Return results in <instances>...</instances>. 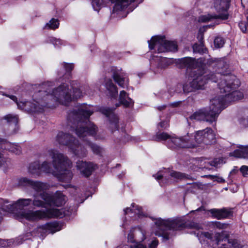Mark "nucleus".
Wrapping results in <instances>:
<instances>
[{"label": "nucleus", "instance_id": "1", "mask_svg": "<svg viewBox=\"0 0 248 248\" xmlns=\"http://www.w3.org/2000/svg\"><path fill=\"white\" fill-rule=\"evenodd\" d=\"M88 107L87 105L80 106L69 112L67 117V125L79 138L86 141V145L91 148L94 154L100 155L103 151L101 147L92 143L87 139H84L89 136H94L97 132V127L89 121V117L93 111L90 110Z\"/></svg>", "mask_w": 248, "mask_h": 248}, {"label": "nucleus", "instance_id": "2", "mask_svg": "<svg viewBox=\"0 0 248 248\" xmlns=\"http://www.w3.org/2000/svg\"><path fill=\"white\" fill-rule=\"evenodd\" d=\"M31 199L20 198L16 202L10 203L7 200L0 199V208L4 211L16 214L19 219L25 218L30 221H37L44 218L62 217V212L57 209H47L39 210H24V208L30 206Z\"/></svg>", "mask_w": 248, "mask_h": 248}, {"label": "nucleus", "instance_id": "3", "mask_svg": "<svg viewBox=\"0 0 248 248\" xmlns=\"http://www.w3.org/2000/svg\"><path fill=\"white\" fill-rule=\"evenodd\" d=\"M157 230L155 234L158 236H162L163 240H168L174 235V232L181 230L186 228L194 229L197 231L202 229L201 224L190 222L187 223L181 217H176L163 219L157 218L155 221Z\"/></svg>", "mask_w": 248, "mask_h": 248}, {"label": "nucleus", "instance_id": "4", "mask_svg": "<svg viewBox=\"0 0 248 248\" xmlns=\"http://www.w3.org/2000/svg\"><path fill=\"white\" fill-rule=\"evenodd\" d=\"M175 145L182 148H194L198 145L202 147L216 142L215 134L211 128L196 131L194 135L187 134L180 139H174L172 141Z\"/></svg>", "mask_w": 248, "mask_h": 248}, {"label": "nucleus", "instance_id": "5", "mask_svg": "<svg viewBox=\"0 0 248 248\" xmlns=\"http://www.w3.org/2000/svg\"><path fill=\"white\" fill-rule=\"evenodd\" d=\"M239 87V81L235 77L224 76L218 83V88L222 94L214 99H219L222 103L221 111L226 107L227 103L242 99L243 94L236 89Z\"/></svg>", "mask_w": 248, "mask_h": 248}, {"label": "nucleus", "instance_id": "6", "mask_svg": "<svg viewBox=\"0 0 248 248\" xmlns=\"http://www.w3.org/2000/svg\"><path fill=\"white\" fill-rule=\"evenodd\" d=\"M49 82L43 83L39 86L41 89H46V90H39L43 101L48 103V105L45 107L51 108L53 107L52 103L59 102L64 105H67L72 100V97L70 93L68 86L65 84H62L56 88L50 93V90L46 87L49 86Z\"/></svg>", "mask_w": 248, "mask_h": 248}, {"label": "nucleus", "instance_id": "7", "mask_svg": "<svg viewBox=\"0 0 248 248\" xmlns=\"http://www.w3.org/2000/svg\"><path fill=\"white\" fill-rule=\"evenodd\" d=\"M48 154L53 159V165L55 170L60 173L61 181L69 183L72 177L73 173L69 169L71 168L72 163L67 156L54 150H50Z\"/></svg>", "mask_w": 248, "mask_h": 248}, {"label": "nucleus", "instance_id": "8", "mask_svg": "<svg viewBox=\"0 0 248 248\" xmlns=\"http://www.w3.org/2000/svg\"><path fill=\"white\" fill-rule=\"evenodd\" d=\"M197 236L200 240L202 238L209 240L208 242L214 248L220 244L221 245L220 248H239L242 246L240 242L238 240L229 239V235L224 231L215 233L199 231L197 233Z\"/></svg>", "mask_w": 248, "mask_h": 248}, {"label": "nucleus", "instance_id": "9", "mask_svg": "<svg viewBox=\"0 0 248 248\" xmlns=\"http://www.w3.org/2000/svg\"><path fill=\"white\" fill-rule=\"evenodd\" d=\"M208 108H203L195 112L189 117L190 120L205 121L210 124L216 122L221 112L222 102L219 99H212Z\"/></svg>", "mask_w": 248, "mask_h": 248}, {"label": "nucleus", "instance_id": "10", "mask_svg": "<svg viewBox=\"0 0 248 248\" xmlns=\"http://www.w3.org/2000/svg\"><path fill=\"white\" fill-rule=\"evenodd\" d=\"M56 140L59 144L67 146L69 151L75 156L80 158L86 156L87 154L86 149L72 135L60 131L56 137Z\"/></svg>", "mask_w": 248, "mask_h": 248}, {"label": "nucleus", "instance_id": "11", "mask_svg": "<svg viewBox=\"0 0 248 248\" xmlns=\"http://www.w3.org/2000/svg\"><path fill=\"white\" fill-rule=\"evenodd\" d=\"M187 77L191 80L196 90L203 89L209 80L217 82V75L212 72H205L200 68L188 72Z\"/></svg>", "mask_w": 248, "mask_h": 248}, {"label": "nucleus", "instance_id": "12", "mask_svg": "<svg viewBox=\"0 0 248 248\" xmlns=\"http://www.w3.org/2000/svg\"><path fill=\"white\" fill-rule=\"evenodd\" d=\"M187 77L191 80L196 90L203 89L209 80L217 82V75L212 72H205L200 68L188 72Z\"/></svg>", "mask_w": 248, "mask_h": 248}, {"label": "nucleus", "instance_id": "13", "mask_svg": "<svg viewBox=\"0 0 248 248\" xmlns=\"http://www.w3.org/2000/svg\"><path fill=\"white\" fill-rule=\"evenodd\" d=\"M8 96L16 103L19 108L28 112H42L45 106L48 105L49 104L43 101V99L42 98L39 91L33 95V102H18L16 96L9 95Z\"/></svg>", "mask_w": 248, "mask_h": 248}, {"label": "nucleus", "instance_id": "14", "mask_svg": "<svg viewBox=\"0 0 248 248\" xmlns=\"http://www.w3.org/2000/svg\"><path fill=\"white\" fill-rule=\"evenodd\" d=\"M230 2V0H215V7L218 14L201 16L200 20L205 22L214 19H227L229 17L227 11L229 8Z\"/></svg>", "mask_w": 248, "mask_h": 248}, {"label": "nucleus", "instance_id": "15", "mask_svg": "<svg viewBox=\"0 0 248 248\" xmlns=\"http://www.w3.org/2000/svg\"><path fill=\"white\" fill-rule=\"evenodd\" d=\"M148 44L150 49L157 48L158 53L177 50V45L176 42L167 41L164 36H154L148 41Z\"/></svg>", "mask_w": 248, "mask_h": 248}, {"label": "nucleus", "instance_id": "16", "mask_svg": "<svg viewBox=\"0 0 248 248\" xmlns=\"http://www.w3.org/2000/svg\"><path fill=\"white\" fill-rule=\"evenodd\" d=\"M128 241L133 243L134 244L127 246V248H146V246L140 242H135L137 241H143L145 239V236L143 231L139 227L132 228L128 234Z\"/></svg>", "mask_w": 248, "mask_h": 248}, {"label": "nucleus", "instance_id": "17", "mask_svg": "<svg viewBox=\"0 0 248 248\" xmlns=\"http://www.w3.org/2000/svg\"><path fill=\"white\" fill-rule=\"evenodd\" d=\"M40 196L42 199L46 201L47 205L61 206L65 202V196L60 191H57L53 196L47 192L41 193Z\"/></svg>", "mask_w": 248, "mask_h": 248}, {"label": "nucleus", "instance_id": "18", "mask_svg": "<svg viewBox=\"0 0 248 248\" xmlns=\"http://www.w3.org/2000/svg\"><path fill=\"white\" fill-rule=\"evenodd\" d=\"M19 184L23 186L30 187L37 193L40 194L43 192H46L45 191L49 187V185L46 183L40 181H34L27 178H22L19 181Z\"/></svg>", "mask_w": 248, "mask_h": 248}, {"label": "nucleus", "instance_id": "19", "mask_svg": "<svg viewBox=\"0 0 248 248\" xmlns=\"http://www.w3.org/2000/svg\"><path fill=\"white\" fill-rule=\"evenodd\" d=\"M76 167L80 174L85 177L90 176L97 168L96 164L93 162L79 160L77 161Z\"/></svg>", "mask_w": 248, "mask_h": 248}, {"label": "nucleus", "instance_id": "20", "mask_svg": "<svg viewBox=\"0 0 248 248\" xmlns=\"http://www.w3.org/2000/svg\"><path fill=\"white\" fill-rule=\"evenodd\" d=\"M18 118L17 115L11 114H7L0 120V123L4 124L8 127L10 134H14L18 129Z\"/></svg>", "mask_w": 248, "mask_h": 248}, {"label": "nucleus", "instance_id": "21", "mask_svg": "<svg viewBox=\"0 0 248 248\" xmlns=\"http://www.w3.org/2000/svg\"><path fill=\"white\" fill-rule=\"evenodd\" d=\"M112 78L115 82L122 88H124L128 84V78L126 74L122 70L113 69Z\"/></svg>", "mask_w": 248, "mask_h": 248}, {"label": "nucleus", "instance_id": "22", "mask_svg": "<svg viewBox=\"0 0 248 248\" xmlns=\"http://www.w3.org/2000/svg\"><path fill=\"white\" fill-rule=\"evenodd\" d=\"M115 109V108H102L100 109V111L102 114L109 118L113 130H118L119 128L118 117L113 113Z\"/></svg>", "mask_w": 248, "mask_h": 248}, {"label": "nucleus", "instance_id": "23", "mask_svg": "<svg viewBox=\"0 0 248 248\" xmlns=\"http://www.w3.org/2000/svg\"><path fill=\"white\" fill-rule=\"evenodd\" d=\"M217 66L218 69L217 72V73H213L214 75H217V81L218 78L221 81L224 76L234 77L233 76L227 75V70L229 68V65L227 62L224 60H219L217 63Z\"/></svg>", "mask_w": 248, "mask_h": 248}, {"label": "nucleus", "instance_id": "24", "mask_svg": "<svg viewBox=\"0 0 248 248\" xmlns=\"http://www.w3.org/2000/svg\"><path fill=\"white\" fill-rule=\"evenodd\" d=\"M180 63L182 66L187 68L186 76H188V72L191 70H197L199 66V63L197 60L191 57H185L180 60Z\"/></svg>", "mask_w": 248, "mask_h": 248}, {"label": "nucleus", "instance_id": "25", "mask_svg": "<svg viewBox=\"0 0 248 248\" xmlns=\"http://www.w3.org/2000/svg\"><path fill=\"white\" fill-rule=\"evenodd\" d=\"M209 211L213 217L218 219L229 218L232 216V212L231 210H228L224 208L220 209H212Z\"/></svg>", "mask_w": 248, "mask_h": 248}, {"label": "nucleus", "instance_id": "26", "mask_svg": "<svg viewBox=\"0 0 248 248\" xmlns=\"http://www.w3.org/2000/svg\"><path fill=\"white\" fill-rule=\"evenodd\" d=\"M174 139H180V137H171L170 135L166 132H158L156 133L155 137V140L157 141L167 140V146L169 148L173 149L181 148L180 147L177 146L174 143L171 142L172 140Z\"/></svg>", "mask_w": 248, "mask_h": 248}, {"label": "nucleus", "instance_id": "27", "mask_svg": "<svg viewBox=\"0 0 248 248\" xmlns=\"http://www.w3.org/2000/svg\"><path fill=\"white\" fill-rule=\"evenodd\" d=\"M61 227L59 224L57 222H53L46 223V224L39 226L37 228V231L41 232L45 231V232H48L49 233H54L55 232L60 231Z\"/></svg>", "mask_w": 248, "mask_h": 248}, {"label": "nucleus", "instance_id": "28", "mask_svg": "<svg viewBox=\"0 0 248 248\" xmlns=\"http://www.w3.org/2000/svg\"><path fill=\"white\" fill-rule=\"evenodd\" d=\"M1 148L8 150L16 155H19L21 152V147L18 145L12 143L6 140H3L1 142Z\"/></svg>", "mask_w": 248, "mask_h": 248}, {"label": "nucleus", "instance_id": "29", "mask_svg": "<svg viewBox=\"0 0 248 248\" xmlns=\"http://www.w3.org/2000/svg\"><path fill=\"white\" fill-rule=\"evenodd\" d=\"M183 91V84L178 83L174 86L170 87L167 93L164 92L161 94V97L164 99H169L175 93H179Z\"/></svg>", "mask_w": 248, "mask_h": 248}, {"label": "nucleus", "instance_id": "30", "mask_svg": "<svg viewBox=\"0 0 248 248\" xmlns=\"http://www.w3.org/2000/svg\"><path fill=\"white\" fill-rule=\"evenodd\" d=\"M112 3H115L113 7L114 11L123 10L130 5L135 0H109Z\"/></svg>", "mask_w": 248, "mask_h": 248}, {"label": "nucleus", "instance_id": "31", "mask_svg": "<svg viewBox=\"0 0 248 248\" xmlns=\"http://www.w3.org/2000/svg\"><path fill=\"white\" fill-rule=\"evenodd\" d=\"M152 64H155L157 67L160 69H163L167 67L169 62L168 60L162 57L154 56L151 61Z\"/></svg>", "mask_w": 248, "mask_h": 248}, {"label": "nucleus", "instance_id": "32", "mask_svg": "<svg viewBox=\"0 0 248 248\" xmlns=\"http://www.w3.org/2000/svg\"><path fill=\"white\" fill-rule=\"evenodd\" d=\"M119 100L121 104L125 107H131L133 106L134 102L129 98L127 93L124 91L120 92Z\"/></svg>", "mask_w": 248, "mask_h": 248}, {"label": "nucleus", "instance_id": "33", "mask_svg": "<svg viewBox=\"0 0 248 248\" xmlns=\"http://www.w3.org/2000/svg\"><path fill=\"white\" fill-rule=\"evenodd\" d=\"M34 207L38 208H46L47 205V202L46 200H40L37 194L33 195V199L32 200L31 204Z\"/></svg>", "mask_w": 248, "mask_h": 248}, {"label": "nucleus", "instance_id": "34", "mask_svg": "<svg viewBox=\"0 0 248 248\" xmlns=\"http://www.w3.org/2000/svg\"><path fill=\"white\" fill-rule=\"evenodd\" d=\"M141 210L142 208L141 207L136 205L134 203H132L130 207H127L124 210V212L125 215L131 213L140 216L142 215Z\"/></svg>", "mask_w": 248, "mask_h": 248}, {"label": "nucleus", "instance_id": "35", "mask_svg": "<svg viewBox=\"0 0 248 248\" xmlns=\"http://www.w3.org/2000/svg\"><path fill=\"white\" fill-rule=\"evenodd\" d=\"M106 87L112 97H114L118 94L117 87L113 84L111 79H109L106 81Z\"/></svg>", "mask_w": 248, "mask_h": 248}, {"label": "nucleus", "instance_id": "36", "mask_svg": "<svg viewBox=\"0 0 248 248\" xmlns=\"http://www.w3.org/2000/svg\"><path fill=\"white\" fill-rule=\"evenodd\" d=\"M29 171L32 174L39 175L41 172L40 164L39 162H34L30 164Z\"/></svg>", "mask_w": 248, "mask_h": 248}, {"label": "nucleus", "instance_id": "37", "mask_svg": "<svg viewBox=\"0 0 248 248\" xmlns=\"http://www.w3.org/2000/svg\"><path fill=\"white\" fill-rule=\"evenodd\" d=\"M169 175L174 178L176 181L181 180L182 179H189V176L185 173L180 172L171 170L169 171Z\"/></svg>", "mask_w": 248, "mask_h": 248}, {"label": "nucleus", "instance_id": "38", "mask_svg": "<svg viewBox=\"0 0 248 248\" xmlns=\"http://www.w3.org/2000/svg\"><path fill=\"white\" fill-rule=\"evenodd\" d=\"M237 147L239 148V149H236L233 152L230 153V156L245 158V150L244 149V146L239 145L237 146Z\"/></svg>", "mask_w": 248, "mask_h": 248}, {"label": "nucleus", "instance_id": "39", "mask_svg": "<svg viewBox=\"0 0 248 248\" xmlns=\"http://www.w3.org/2000/svg\"><path fill=\"white\" fill-rule=\"evenodd\" d=\"M108 0H92V4L94 10L99 11V10L105 5Z\"/></svg>", "mask_w": 248, "mask_h": 248}, {"label": "nucleus", "instance_id": "40", "mask_svg": "<svg viewBox=\"0 0 248 248\" xmlns=\"http://www.w3.org/2000/svg\"><path fill=\"white\" fill-rule=\"evenodd\" d=\"M59 22L57 19L52 18L49 22L46 23L45 28L47 29L55 30L59 27Z\"/></svg>", "mask_w": 248, "mask_h": 248}, {"label": "nucleus", "instance_id": "41", "mask_svg": "<svg viewBox=\"0 0 248 248\" xmlns=\"http://www.w3.org/2000/svg\"><path fill=\"white\" fill-rule=\"evenodd\" d=\"M196 91L192 82L190 81L189 83H186L183 85V91L184 93H189Z\"/></svg>", "mask_w": 248, "mask_h": 248}, {"label": "nucleus", "instance_id": "42", "mask_svg": "<svg viewBox=\"0 0 248 248\" xmlns=\"http://www.w3.org/2000/svg\"><path fill=\"white\" fill-rule=\"evenodd\" d=\"M31 235V233L29 232L23 235H20L14 239V244L15 243L16 245L21 244L25 240L28 239V237L30 236Z\"/></svg>", "mask_w": 248, "mask_h": 248}, {"label": "nucleus", "instance_id": "43", "mask_svg": "<svg viewBox=\"0 0 248 248\" xmlns=\"http://www.w3.org/2000/svg\"><path fill=\"white\" fill-rule=\"evenodd\" d=\"M41 172L50 173L51 171V164L47 161H44L40 164Z\"/></svg>", "mask_w": 248, "mask_h": 248}, {"label": "nucleus", "instance_id": "44", "mask_svg": "<svg viewBox=\"0 0 248 248\" xmlns=\"http://www.w3.org/2000/svg\"><path fill=\"white\" fill-rule=\"evenodd\" d=\"M193 50L194 53H205L206 51L205 49L203 48V45L197 43L193 45Z\"/></svg>", "mask_w": 248, "mask_h": 248}, {"label": "nucleus", "instance_id": "45", "mask_svg": "<svg viewBox=\"0 0 248 248\" xmlns=\"http://www.w3.org/2000/svg\"><path fill=\"white\" fill-rule=\"evenodd\" d=\"M73 95L72 99H78L83 96V94L82 91L78 88V86L73 87Z\"/></svg>", "mask_w": 248, "mask_h": 248}, {"label": "nucleus", "instance_id": "46", "mask_svg": "<svg viewBox=\"0 0 248 248\" xmlns=\"http://www.w3.org/2000/svg\"><path fill=\"white\" fill-rule=\"evenodd\" d=\"M14 244V239L3 240L0 239V248L10 246Z\"/></svg>", "mask_w": 248, "mask_h": 248}, {"label": "nucleus", "instance_id": "47", "mask_svg": "<svg viewBox=\"0 0 248 248\" xmlns=\"http://www.w3.org/2000/svg\"><path fill=\"white\" fill-rule=\"evenodd\" d=\"M225 41L224 39L221 37H217L214 40V45L217 48H220L222 47L224 44Z\"/></svg>", "mask_w": 248, "mask_h": 248}, {"label": "nucleus", "instance_id": "48", "mask_svg": "<svg viewBox=\"0 0 248 248\" xmlns=\"http://www.w3.org/2000/svg\"><path fill=\"white\" fill-rule=\"evenodd\" d=\"M246 18V21H242L239 23L240 30L245 33L248 32V16H247Z\"/></svg>", "mask_w": 248, "mask_h": 248}, {"label": "nucleus", "instance_id": "49", "mask_svg": "<svg viewBox=\"0 0 248 248\" xmlns=\"http://www.w3.org/2000/svg\"><path fill=\"white\" fill-rule=\"evenodd\" d=\"M62 66L63 68L64 69L65 72L66 73L70 72L74 67V65L73 63H66L64 62L62 63Z\"/></svg>", "mask_w": 248, "mask_h": 248}, {"label": "nucleus", "instance_id": "50", "mask_svg": "<svg viewBox=\"0 0 248 248\" xmlns=\"http://www.w3.org/2000/svg\"><path fill=\"white\" fill-rule=\"evenodd\" d=\"M49 41L52 43L55 47H59L62 44V41L59 39L51 37L49 38Z\"/></svg>", "mask_w": 248, "mask_h": 248}, {"label": "nucleus", "instance_id": "51", "mask_svg": "<svg viewBox=\"0 0 248 248\" xmlns=\"http://www.w3.org/2000/svg\"><path fill=\"white\" fill-rule=\"evenodd\" d=\"M205 30L204 28H200L197 35V39H198L200 44L203 45V32Z\"/></svg>", "mask_w": 248, "mask_h": 248}, {"label": "nucleus", "instance_id": "52", "mask_svg": "<svg viewBox=\"0 0 248 248\" xmlns=\"http://www.w3.org/2000/svg\"><path fill=\"white\" fill-rule=\"evenodd\" d=\"M79 89L83 93V95L86 94H90L89 92L90 87L87 85H83L82 86H78Z\"/></svg>", "mask_w": 248, "mask_h": 248}, {"label": "nucleus", "instance_id": "53", "mask_svg": "<svg viewBox=\"0 0 248 248\" xmlns=\"http://www.w3.org/2000/svg\"><path fill=\"white\" fill-rule=\"evenodd\" d=\"M212 225L215 228H218L219 229H223L226 227L225 224H223L218 221L213 222Z\"/></svg>", "mask_w": 248, "mask_h": 248}, {"label": "nucleus", "instance_id": "54", "mask_svg": "<svg viewBox=\"0 0 248 248\" xmlns=\"http://www.w3.org/2000/svg\"><path fill=\"white\" fill-rule=\"evenodd\" d=\"M240 171L244 177H247L248 176V166H242L240 169Z\"/></svg>", "mask_w": 248, "mask_h": 248}, {"label": "nucleus", "instance_id": "55", "mask_svg": "<svg viewBox=\"0 0 248 248\" xmlns=\"http://www.w3.org/2000/svg\"><path fill=\"white\" fill-rule=\"evenodd\" d=\"M240 124L244 127H248V116L246 118H242L239 121Z\"/></svg>", "mask_w": 248, "mask_h": 248}, {"label": "nucleus", "instance_id": "56", "mask_svg": "<svg viewBox=\"0 0 248 248\" xmlns=\"http://www.w3.org/2000/svg\"><path fill=\"white\" fill-rule=\"evenodd\" d=\"M158 245V241L156 238H155L149 245V248H156Z\"/></svg>", "mask_w": 248, "mask_h": 248}, {"label": "nucleus", "instance_id": "57", "mask_svg": "<svg viewBox=\"0 0 248 248\" xmlns=\"http://www.w3.org/2000/svg\"><path fill=\"white\" fill-rule=\"evenodd\" d=\"M153 176L157 180H160L164 177L163 175L160 172H158L156 174L154 175Z\"/></svg>", "mask_w": 248, "mask_h": 248}, {"label": "nucleus", "instance_id": "58", "mask_svg": "<svg viewBox=\"0 0 248 248\" xmlns=\"http://www.w3.org/2000/svg\"><path fill=\"white\" fill-rule=\"evenodd\" d=\"M6 161L7 160L3 155L0 153V166L4 165Z\"/></svg>", "mask_w": 248, "mask_h": 248}, {"label": "nucleus", "instance_id": "59", "mask_svg": "<svg viewBox=\"0 0 248 248\" xmlns=\"http://www.w3.org/2000/svg\"><path fill=\"white\" fill-rule=\"evenodd\" d=\"M158 125L160 126L161 127L165 128L168 127V123L167 122L165 121L161 122Z\"/></svg>", "mask_w": 248, "mask_h": 248}, {"label": "nucleus", "instance_id": "60", "mask_svg": "<svg viewBox=\"0 0 248 248\" xmlns=\"http://www.w3.org/2000/svg\"><path fill=\"white\" fill-rule=\"evenodd\" d=\"M243 7L248 8V0H241Z\"/></svg>", "mask_w": 248, "mask_h": 248}, {"label": "nucleus", "instance_id": "61", "mask_svg": "<svg viewBox=\"0 0 248 248\" xmlns=\"http://www.w3.org/2000/svg\"><path fill=\"white\" fill-rule=\"evenodd\" d=\"M220 161L219 160H218L217 159H215L213 161H212L211 162V165L214 166L215 167H217L218 166V162Z\"/></svg>", "mask_w": 248, "mask_h": 248}, {"label": "nucleus", "instance_id": "62", "mask_svg": "<svg viewBox=\"0 0 248 248\" xmlns=\"http://www.w3.org/2000/svg\"><path fill=\"white\" fill-rule=\"evenodd\" d=\"M244 149L245 150V158H248V145L244 146Z\"/></svg>", "mask_w": 248, "mask_h": 248}, {"label": "nucleus", "instance_id": "63", "mask_svg": "<svg viewBox=\"0 0 248 248\" xmlns=\"http://www.w3.org/2000/svg\"><path fill=\"white\" fill-rule=\"evenodd\" d=\"M217 182L220 183H224L225 182V180L221 177H217Z\"/></svg>", "mask_w": 248, "mask_h": 248}, {"label": "nucleus", "instance_id": "64", "mask_svg": "<svg viewBox=\"0 0 248 248\" xmlns=\"http://www.w3.org/2000/svg\"><path fill=\"white\" fill-rule=\"evenodd\" d=\"M166 105H163L161 106L158 107L157 109L159 110H162L166 108Z\"/></svg>", "mask_w": 248, "mask_h": 248}]
</instances>
